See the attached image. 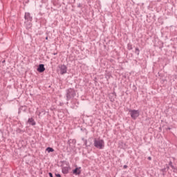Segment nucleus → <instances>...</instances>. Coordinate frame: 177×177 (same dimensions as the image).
<instances>
[{"label":"nucleus","instance_id":"16","mask_svg":"<svg viewBox=\"0 0 177 177\" xmlns=\"http://www.w3.org/2000/svg\"><path fill=\"white\" fill-rule=\"evenodd\" d=\"M48 175L50 177H53V174L51 172L48 173Z\"/></svg>","mask_w":177,"mask_h":177},{"label":"nucleus","instance_id":"7","mask_svg":"<svg viewBox=\"0 0 177 177\" xmlns=\"http://www.w3.org/2000/svg\"><path fill=\"white\" fill-rule=\"evenodd\" d=\"M81 167H76L74 170H73V174L74 175H80L81 174Z\"/></svg>","mask_w":177,"mask_h":177},{"label":"nucleus","instance_id":"4","mask_svg":"<svg viewBox=\"0 0 177 177\" xmlns=\"http://www.w3.org/2000/svg\"><path fill=\"white\" fill-rule=\"evenodd\" d=\"M60 74H66L67 73V66L66 65H61L59 66Z\"/></svg>","mask_w":177,"mask_h":177},{"label":"nucleus","instance_id":"23","mask_svg":"<svg viewBox=\"0 0 177 177\" xmlns=\"http://www.w3.org/2000/svg\"><path fill=\"white\" fill-rule=\"evenodd\" d=\"M82 140H84V142H85V139L84 138H82Z\"/></svg>","mask_w":177,"mask_h":177},{"label":"nucleus","instance_id":"15","mask_svg":"<svg viewBox=\"0 0 177 177\" xmlns=\"http://www.w3.org/2000/svg\"><path fill=\"white\" fill-rule=\"evenodd\" d=\"M128 48L131 50L132 49V45L128 44Z\"/></svg>","mask_w":177,"mask_h":177},{"label":"nucleus","instance_id":"17","mask_svg":"<svg viewBox=\"0 0 177 177\" xmlns=\"http://www.w3.org/2000/svg\"><path fill=\"white\" fill-rule=\"evenodd\" d=\"M55 176H57V177H62V176L59 174H56Z\"/></svg>","mask_w":177,"mask_h":177},{"label":"nucleus","instance_id":"12","mask_svg":"<svg viewBox=\"0 0 177 177\" xmlns=\"http://www.w3.org/2000/svg\"><path fill=\"white\" fill-rule=\"evenodd\" d=\"M72 143H74V140H69L68 141V145L69 147H71Z\"/></svg>","mask_w":177,"mask_h":177},{"label":"nucleus","instance_id":"20","mask_svg":"<svg viewBox=\"0 0 177 177\" xmlns=\"http://www.w3.org/2000/svg\"><path fill=\"white\" fill-rule=\"evenodd\" d=\"M169 165L170 167L172 165V161H170V162H169Z\"/></svg>","mask_w":177,"mask_h":177},{"label":"nucleus","instance_id":"10","mask_svg":"<svg viewBox=\"0 0 177 177\" xmlns=\"http://www.w3.org/2000/svg\"><path fill=\"white\" fill-rule=\"evenodd\" d=\"M46 151H48V153H53V151H55V149H53V148L52 147H47Z\"/></svg>","mask_w":177,"mask_h":177},{"label":"nucleus","instance_id":"14","mask_svg":"<svg viewBox=\"0 0 177 177\" xmlns=\"http://www.w3.org/2000/svg\"><path fill=\"white\" fill-rule=\"evenodd\" d=\"M84 145L86 147H88V146H91V143L88 145V140H84Z\"/></svg>","mask_w":177,"mask_h":177},{"label":"nucleus","instance_id":"6","mask_svg":"<svg viewBox=\"0 0 177 177\" xmlns=\"http://www.w3.org/2000/svg\"><path fill=\"white\" fill-rule=\"evenodd\" d=\"M24 17H25V20H26L27 21H32V17H31V15L30 14V12L25 13Z\"/></svg>","mask_w":177,"mask_h":177},{"label":"nucleus","instance_id":"1","mask_svg":"<svg viewBox=\"0 0 177 177\" xmlns=\"http://www.w3.org/2000/svg\"><path fill=\"white\" fill-rule=\"evenodd\" d=\"M75 90L74 88H68L66 91V100H71V99H74L75 97Z\"/></svg>","mask_w":177,"mask_h":177},{"label":"nucleus","instance_id":"13","mask_svg":"<svg viewBox=\"0 0 177 177\" xmlns=\"http://www.w3.org/2000/svg\"><path fill=\"white\" fill-rule=\"evenodd\" d=\"M140 50H139V48H136L135 53L139 56Z\"/></svg>","mask_w":177,"mask_h":177},{"label":"nucleus","instance_id":"22","mask_svg":"<svg viewBox=\"0 0 177 177\" xmlns=\"http://www.w3.org/2000/svg\"><path fill=\"white\" fill-rule=\"evenodd\" d=\"M167 169H169V166H167Z\"/></svg>","mask_w":177,"mask_h":177},{"label":"nucleus","instance_id":"3","mask_svg":"<svg viewBox=\"0 0 177 177\" xmlns=\"http://www.w3.org/2000/svg\"><path fill=\"white\" fill-rule=\"evenodd\" d=\"M130 115L133 120H136L138 117H139V111L138 110H130L129 111Z\"/></svg>","mask_w":177,"mask_h":177},{"label":"nucleus","instance_id":"8","mask_svg":"<svg viewBox=\"0 0 177 177\" xmlns=\"http://www.w3.org/2000/svg\"><path fill=\"white\" fill-rule=\"evenodd\" d=\"M26 24V27L27 28V30H30V28H31V27H32V24H31V21H25Z\"/></svg>","mask_w":177,"mask_h":177},{"label":"nucleus","instance_id":"11","mask_svg":"<svg viewBox=\"0 0 177 177\" xmlns=\"http://www.w3.org/2000/svg\"><path fill=\"white\" fill-rule=\"evenodd\" d=\"M62 172H63V174H68V168L63 167L62 168Z\"/></svg>","mask_w":177,"mask_h":177},{"label":"nucleus","instance_id":"2","mask_svg":"<svg viewBox=\"0 0 177 177\" xmlns=\"http://www.w3.org/2000/svg\"><path fill=\"white\" fill-rule=\"evenodd\" d=\"M94 146L96 149H99L100 150L104 149V140L95 139L94 140Z\"/></svg>","mask_w":177,"mask_h":177},{"label":"nucleus","instance_id":"24","mask_svg":"<svg viewBox=\"0 0 177 177\" xmlns=\"http://www.w3.org/2000/svg\"><path fill=\"white\" fill-rule=\"evenodd\" d=\"M53 55H57V53H53Z\"/></svg>","mask_w":177,"mask_h":177},{"label":"nucleus","instance_id":"9","mask_svg":"<svg viewBox=\"0 0 177 177\" xmlns=\"http://www.w3.org/2000/svg\"><path fill=\"white\" fill-rule=\"evenodd\" d=\"M28 124H30V125H35V121H34L33 118H29L28 120Z\"/></svg>","mask_w":177,"mask_h":177},{"label":"nucleus","instance_id":"25","mask_svg":"<svg viewBox=\"0 0 177 177\" xmlns=\"http://www.w3.org/2000/svg\"><path fill=\"white\" fill-rule=\"evenodd\" d=\"M46 39H48V37H46Z\"/></svg>","mask_w":177,"mask_h":177},{"label":"nucleus","instance_id":"18","mask_svg":"<svg viewBox=\"0 0 177 177\" xmlns=\"http://www.w3.org/2000/svg\"><path fill=\"white\" fill-rule=\"evenodd\" d=\"M123 168H124V169H126V168H128V166H127V165H125L123 166Z\"/></svg>","mask_w":177,"mask_h":177},{"label":"nucleus","instance_id":"5","mask_svg":"<svg viewBox=\"0 0 177 177\" xmlns=\"http://www.w3.org/2000/svg\"><path fill=\"white\" fill-rule=\"evenodd\" d=\"M37 71L39 73H44V71H45V65L44 64H40L37 67Z\"/></svg>","mask_w":177,"mask_h":177},{"label":"nucleus","instance_id":"19","mask_svg":"<svg viewBox=\"0 0 177 177\" xmlns=\"http://www.w3.org/2000/svg\"><path fill=\"white\" fill-rule=\"evenodd\" d=\"M170 167L171 168H172V169H175V167H174V165H171Z\"/></svg>","mask_w":177,"mask_h":177},{"label":"nucleus","instance_id":"21","mask_svg":"<svg viewBox=\"0 0 177 177\" xmlns=\"http://www.w3.org/2000/svg\"><path fill=\"white\" fill-rule=\"evenodd\" d=\"M148 160H151V157H149V158H148Z\"/></svg>","mask_w":177,"mask_h":177}]
</instances>
